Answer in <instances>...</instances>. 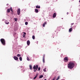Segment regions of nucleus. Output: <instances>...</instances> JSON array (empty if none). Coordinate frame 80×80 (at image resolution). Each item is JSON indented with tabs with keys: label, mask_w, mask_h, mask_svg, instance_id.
<instances>
[{
	"label": "nucleus",
	"mask_w": 80,
	"mask_h": 80,
	"mask_svg": "<svg viewBox=\"0 0 80 80\" xmlns=\"http://www.w3.org/2000/svg\"><path fill=\"white\" fill-rule=\"evenodd\" d=\"M57 15V13L55 12L53 15L52 17L53 18H55L56 17V16Z\"/></svg>",
	"instance_id": "obj_7"
},
{
	"label": "nucleus",
	"mask_w": 80,
	"mask_h": 80,
	"mask_svg": "<svg viewBox=\"0 0 80 80\" xmlns=\"http://www.w3.org/2000/svg\"><path fill=\"white\" fill-rule=\"evenodd\" d=\"M69 32H72V28H70L69 29Z\"/></svg>",
	"instance_id": "obj_16"
},
{
	"label": "nucleus",
	"mask_w": 80,
	"mask_h": 80,
	"mask_svg": "<svg viewBox=\"0 0 80 80\" xmlns=\"http://www.w3.org/2000/svg\"><path fill=\"white\" fill-rule=\"evenodd\" d=\"M5 23L6 24H7V25L9 24V22H8V21H7V20L5 21Z\"/></svg>",
	"instance_id": "obj_12"
},
{
	"label": "nucleus",
	"mask_w": 80,
	"mask_h": 80,
	"mask_svg": "<svg viewBox=\"0 0 80 80\" xmlns=\"http://www.w3.org/2000/svg\"><path fill=\"white\" fill-rule=\"evenodd\" d=\"M29 68L30 70H32V65H29Z\"/></svg>",
	"instance_id": "obj_15"
},
{
	"label": "nucleus",
	"mask_w": 80,
	"mask_h": 80,
	"mask_svg": "<svg viewBox=\"0 0 80 80\" xmlns=\"http://www.w3.org/2000/svg\"><path fill=\"white\" fill-rule=\"evenodd\" d=\"M67 15H68V12H67Z\"/></svg>",
	"instance_id": "obj_34"
},
{
	"label": "nucleus",
	"mask_w": 80,
	"mask_h": 80,
	"mask_svg": "<svg viewBox=\"0 0 80 80\" xmlns=\"http://www.w3.org/2000/svg\"><path fill=\"white\" fill-rule=\"evenodd\" d=\"M9 5V4H7V6H8Z\"/></svg>",
	"instance_id": "obj_33"
},
{
	"label": "nucleus",
	"mask_w": 80,
	"mask_h": 80,
	"mask_svg": "<svg viewBox=\"0 0 80 80\" xmlns=\"http://www.w3.org/2000/svg\"><path fill=\"white\" fill-rule=\"evenodd\" d=\"M35 12H36V13H38V10L37 9H35Z\"/></svg>",
	"instance_id": "obj_13"
},
{
	"label": "nucleus",
	"mask_w": 80,
	"mask_h": 80,
	"mask_svg": "<svg viewBox=\"0 0 80 80\" xmlns=\"http://www.w3.org/2000/svg\"><path fill=\"white\" fill-rule=\"evenodd\" d=\"M23 33H24V35H26V33L25 32H23Z\"/></svg>",
	"instance_id": "obj_32"
},
{
	"label": "nucleus",
	"mask_w": 80,
	"mask_h": 80,
	"mask_svg": "<svg viewBox=\"0 0 80 80\" xmlns=\"http://www.w3.org/2000/svg\"><path fill=\"white\" fill-rule=\"evenodd\" d=\"M55 80V77H54L52 79V80Z\"/></svg>",
	"instance_id": "obj_30"
},
{
	"label": "nucleus",
	"mask_w": 80,
	"mask_h": 80,
	"mask_svg": "<svg viewBox=\"0 0 80 80\" xmlns=\"http://www.w3.org/2000/svg\"><path fill=\"white\" fill-rule=\"evenodd\" d=\"M44 80H47V79H45Z\"/></svg>",
	"instance_id": "obj_35"
},
{
	"label": "nucleus",
	"mask_w": 80,
	"mask_h": 80,
	"mask_svg": "<svg viewBox=\"0 0 80 80\" xmlns=\"http://www.w3.org/2000/svg\"><path fill=\"white\" fill-rule=\"evenodd\" d=\"M64 62H67L68 61V58L67 57H65L64 58Z\"/></svg>",
	"instance_id": "obj_5"
},
{
	"label": "nucleus",
	"mask_w": 80,
	"mask_h": 80,
	"mask_svg": "<svg viewBox=\"0 0 80 80\" xmlns=\"http://www.w3.org/2000/svg\"><path fill=\"white\" fill-rule=\"evenodd\" d=\"M40 68L39 67L38 68V71H40Z\"/></svg>",
	"instance_id": "obj_27"
},
{
	"label": "nucleus",
	"mask_w": 80,
	"mask_h": 80,
	"mask_svg": "<svg viewBox=\"0 0 80 80\" xmlns=\"http://www.w3.org/2000/svg\"><path fill=\"white\" fill-rule=\"evenodd\" d=\"M17 57H21V55H20V54H18L17 55Z\"/></svg>",
	"instance_id": "obj_21"
},
{
	"label": "nucleus",
	"mask_w": 80,
	"mask_h": 80,
	"mask_svg": "<svg viewBox=\"0 0 80 80\" xmlns=\"http://www.w3.org/2000/svg\"><path fill=\"white\" fill-rule=\"evenodd\" d=\"M46 24H47V22H44V23H43V24L42 25V26L43 27H44L45 25H46Z\"/></svg>",
	"instance_id": "obj_10"
},
{
	"label": "nucleus",
	"mask_w": 80,
	"mask_h": 80,
	"mask_svg": "<svg viewBox=\"0 0 80 80\" xmlns=\"http://www.w3.org/2000/svg\"><path fill=\"white\" fill-rule=\"evenodd\" d=\"M30 42L29 40H28L27 41V44L28 45H30Z\"/></svg>",
	"instance_id": "obj_9"
},
{
	"label": "nucleus",
	"mask_w": 80,
	"mask_h": 80,
	"mask_svg": "<svg viewBox=\"0 0 80 80\" xmlns=\"http://www.w3.org/2000/svg\"><path fill=\"white\" fill-rule=\"evenodd\" d=\"M38 66L36 65V66H35V65L34 66L33 68L34 69H35L34 70V72H37L36 70H37V69H38Z\"/></svg>",
	"instance_id": "obj_3"
},
{
	"label": "nucleus",
	"mask_w": 80,
	"mask_h": 80,
	"mask_svg": "<svg viewBox=\"0 0 80 80\" xmlns=\"http://www.w3.org/2000/svg\"><path fill=\"white\" fill-rule=\"evenodd\" d=\"M19 60H20V61H22V57H20L19 58Z\"/></svg>",
	"instance_id": "obj_18"
},
{
	"label": "nucleus",
	"mask_w": 80,
	"mask_h": 80,
	"mask_svg": "<svg viewBox=\"0 0 80 80\" xmlns=\"http://www.w3.org/2000/svg\"><path fill=\"white\" fill-rule=\"evenodd\" d=\"M17 13L18 15H20V8H18L17 11Z\"/></svg>",
	"instance_id": "obj_6"
},
{
	"label": "nucleus",
	"mask_w": 80,
	"mask_h": 80,
	"mask_svg": "<svg viewBox=\"0 0 80 80\" xmlns=\"http://www.w3.org/2000/svg\"><path fill=\"white\" fill-rule=\"evenodd\" d=\"M74 24V23H72L71 24V25H73Z\"/></svg>",
	"instance_id": "obj_31"
},
{
	"label": "nucleus",
	"mask_w": 80,
	"mask_h": 80,
	"mask_svg": "<svg viewBox=\"0 0 80 80\" xmlns=\"http://www.w3.org/2000/svg\"><path fill=\"white\" fill-rule=\"evenodd\" d=\"M42 61H43V63H45V58H42Z\"/></svg>",
	"instance_id": "obj_22"
},
{
	"label": "nucleus",
	"mask_w": 80,
	"mask_h": 80,
	"mask_svg": "<svg viewBox=\"0 0 80 80\" xmlns=\"http://www.w3.org/2000/svg\"><path fill=\"white\" fill-rule=\"evenodd\" d=\"M45 54H44L43 55V58H45Z\"/></svg>",
	"instance_id": "obj_25"
},
{
	"label": "nucleus",
	"mask_w": 80,
	"mask_h": 80,
	"mask_svg": "<svg viewBox=\"0 0 80 80\" xmlns=\"http://www.w3.org/2000/svg\"><path fill=\"white\" fill-rule=\"evenodd\" d=\"M0 41L3 45H5V40L3 38H2L0 39Z\"/></svg>",
	"instance_id": "obj_2"
},
{
	"label": "nucleus",
	"mask_w": 80,
	"mask_h": 80,
	"mask_svg": "<svg viewBox=\"0 0 80 80\" xmlns=\"http://www.w3.org/2000/svg\"><path fill=\"white\" fill-rule=\"evenodd\" d=\"M25 37V35H24V34H23V38H24V37Z\"/></svg>",
	"instance_id": "obj_28"
},
{
	"label": "nucleus",
	"mask_w": 80,
	"mask_h": 80,
	"mask_svg": "<svg viewBox=\"0 0 80 80\" xmlns=\"http://www.w3.org/2000/svg\"><path fill=\"white\" fill-rule=\"evenodd\" d=\"M37 76H35L34 78H33V79H35L36 78H37Z\"/></svg>",
	"instance_id": "obj_26"
},
{
	"label": "nucleus",
	"mask_w": 80,
	"mask_h": 80,
	"mask_svg": "<svg viewBox=\"0 0 80 80\" xmlns=\"http://www.w3.org/2000/svg\"><path fill=\"white\" fill-rule=\"evenodd\" d=\"M43 77V75H41L39 77V78H42Z\"/></svg>",
	"instance_id": "obj_14"
},
{
	"label": "nucleus",
	"mask_w": 80,
	"mask_h": 80,
	"mask_svg": "<svg viewBox=\"0 0 80 80\" xmlns=\"http://www.w3.org/2000/svg\"><path fill=\"white\" fill-rule=\"evenodd\" d=\"M58 79H56V80H58Z\"/></svg>",
	"instance_id": "obj_36"
},
{
	"label": "nucleus",
	"mask_w": 80,
	"mask_h": 80,
	"mask_svg": "<svg viewBox=\"0 0 80 80\" xmlns=\"http://www.w3.org/2000/svg\"><path fill=\"white\" fill-rule=\"evenodd\" d=\"M25 24L26 25H28V22H25Z\"/></svg>",
	"instance_id": "obj_23"
},
{
	"label": "nucleus",
	"mask_w": 80,
	"mask_h": 80,
	"mask_svg": "<svg viewBox=\"0 0 80 80\" xmlns=\"http://www.w3.org/2000/svg\"><path fill=\"white\" fill-rule=\"evenodd\" d=\"M27 60L28 61H30V59H29V58L28 57H27Z\"/></svg>",
	"instance_id": "obj_20"
},
{
	"label": "nucleus",
	"mask_w": 80,
	"mask_h": 80,
	"mask_svg": "<svg viewBox=\"0 0 80 80\" xmlns=\"http://www.w3.org/2000/svg\"><path fill=\"white\" fill-rule=\"evenodd\" d=\"M36 8H40V6L37 5L36 6Z\"/></svg>",
	"instance_id": "obj_11"
},
{
	"label": "nucleus",
	"mask_w": 80,
	"mask_h": 80,
	"mask_svg": "<svg viewBox=\"0 0 80 80\" xmlns=\"http://www.w3.org/2000/svg\"><path fill=\"white\" fill-rule=\"evenodd\" d=\"M32 38L33 39V40H35V36L33 35L32 36Z\"/></svg>",
	"instance_id": "obj_17"
},
{
	"label": "nucleus",
	"mask_w": 80,
	"mask_h": 80,
	"mask_svg": "<svg viewBox=\"0 0 80 80\" xmlns=\"http://www.w3.org/2000/svg\"><path fill=\"white\" fill-rule=\"evenodd\" d=\"M10 10L12 12V13H13V9H12V8H11L10 9H8L7 10L8 13H10Z\"/></svg>",
	"instance_id": "obj_4"
},
{
	"label": "nucleus",
	"mask_w": 80,
	"mask_h": 80,
	"mask_svg": "<svg viewBox=\"0 0 80 80\" xmlns=\"http://www.w3.org/2000/svg\"><path fill=\"white\" fill-rule=\"evenodd\" d=\"M46 69H47V68H45L44 69H43V70L44 72H46Z\"/></svg>",
	"instance_id": "obj_19"
},
{
	"label": "nucleus",
	"mask_w": 80,
	"mask_h": 80,
	"mask_svg": "<svg viewBox=\"0 0 80 80\" xmlns=\"http://www.w3.org/2000/svg\"><path fill=\"white\" fill-rule=\"evenodd\" d=\"M59 78H60V77L59 76L58 77V78H57L58 80V79H59Z\"/></svg>",
	"instance_id": "obj_29"
},
{
	"label": "nucleus",
	"mask_w": 80,
	"mask_h": 80,
	"mask_svg": "<svg viewBox=\"0 0 80 80\" xmlns=\"http://www.w3.org/2000/svg\"><path fill=\"white\" fill-rule=\"evenodd\" d=\"M75 66V64L72 62H70L68 65V68L69 69H72Z\"/></svg>",
	"instance_id": "obj_1"
},
{
	"label": "nucleus",
	"mask_w": 80,
	"mask_h": 80,
	"mask_svg": "<svg viewBox=\"0 0 80 80\" xmlns=\"http://www.w3.org/2000/svg\"><path fill=\"white\" fill-rule=\"evenodd\" d=\"M14 20H15V21H17V18H15L14 19Z\"/></svg>",
	"instance_id": "obj_24"
},
{
	"label": "nucleus",
	"mask_w": 80,
	"mask_h": 80,
	"mask_svg": "<svg viewBox=\"0 0 80 80\" xmlns=\"http://www.w3.org/2000/svg\"><path fill=\"white\" fill-rule=\"evenodd\" d=\"M13 58L14 59V60H17L18 59V57L15 56H14Z\"/></svg>",
	"instance_id": "obj_8"
}]
</instances>
